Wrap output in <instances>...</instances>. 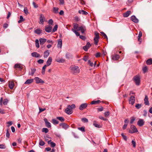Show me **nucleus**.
<instances>
[{"instance_id": "obj_1", "label": "nucleus", "mask_w": 152, "mask_h": 152, "mask_svg": "<svg viewBox=\"0 0 152 152\" xmlns=\"http://www.w3.org/2000/svg\"><path fill=\"white\" fill-rule=\"evenodd\" d=\"M75 105L74 104H72L71 105H68L67 108L65 109L64 112L68 115L71 114L73 112L72 109L75 108Z\"/></svg>"}, {"instance_id": "obj_2", "label": "nucleus", "mask_w": 152, "mask_h": 152, "mask_svg": "<svg viewBox=\"0 0 152 152\" xmlns=\"http://www.w3.org/2000/svg\"><path fill=\"white\" fill-rule=\"evenodd\" d=\"M71 72L73 74H76L79 73L80 70L78 66H72L70 67Z\"/></svg>"}, {"instance_id": "obj_3", "label": "nucleus", "mask_w": 152, "mask_h": 152, "mask_svg": "<svg viewBox=\"0 0 152 152\" xmlns=\"http://www.w3.org/2000/svg\"><path fill=\"white\" fill-rule=\"evenodd\" d=\"M94 34L95 36L94 38V44L96 45L98 44L99 40V33L96 31L94 32Z\"/></svg>"}, {"instance_id": "obj_4", "label": "nucleus", "mask_w": 152, "mask_h": 152, "mask_svg": "<svg viewBox=\"0 0 152 152\" xmlns=\"http://www.w3.org/2000/svg\"><path fill=\"white\" fill-rule=\"evenodd\" d=\"M133 80L134 82L136 85L138 86L140 85V78L139 76L136 75L134 76Z\"/></svg>"}, {"instance_id": "obj_5", "label": "nucleus", "mask_w": 152, "mask_h": 152, "mask_svg": "<svg viewBox=\"0 0 152 152\" xmlns=\"http://www.w3.org/2000/svg\"><path fill=\"white\" fill-rule=\"evenodd\" d=\"M137 132H138V130L136 127L134 125H131L129 130V132L130 133H133Z\"/></svg>"}, {"instance_id": "obj_6", "label": "nucleus", "mask_w": 152, "mask_h": 152, "mask_svg": "<svg viewBox=\"0 0 152 152\" xmlns=\"http://www.w3.org/2000/svg\"><path fill=\"white\" fill-rule=\"evenodd\" d=\"M36 81V83L37 84H42L44 83V82L42 79L38 77H36L34 79Z\"/></svg>"}, {"instance_id": "obj_7", "label": "nucleus", "mask_w": 152, "mask_h": 152, "mask_svg": "<svg viewBox=\"0 0 152 152\" xmlns=\"http://www.w3.org/2000/svg\"><path fill=\"white\" fill-rule=\"evenodd\" d=\"M3 98L1 97L0 100V104L1 105H2L3 104L4 105H6L8 102V100L7 99H4L3 102Z\"/></svg>"}, {"instance_id": "obj_8", "label": "nucleus", "mask_w": 152, "mask_h": 152, "mask_svg": "<svg viewBox=\"0 0 152 152\" xmlns=\"http://www.w3.org/2000/svg\"><path fill=\"white\" fill-rule=\"evenodd\" d=\"M23 65L20 64H16L14 66L15 69L18 68L20 70H21L23 68Z\"/></svg>"}, {"instance_id": "obj_9", "label": "nucleus", "mask_w": 152, "mask_h": 152, "mask_svg": "<svg viewBox=\"0 0 152 152\" xmlns=\"http://www.w3.org/2000/svg\"><path fill=\"white\" fill-rule=\"evenodd\" d=\"M39 23H41L42 24H43L45 20V17L44 15L42 14H41L39 18Z\"/></svg>"}, {"instance_id": "obj_10", "label": "nucleus", "mask_w": 152, "mask_h": 152, "mask_svg": "<svg viewBox=\"0 0 152 152\" xmlns=\"http://www.w3.org/2000/svg\"><path fill=\"white\" fill-rule=\"evenodd\" d=\"M135 101V96H132L130 97L129 100V104L132 105L134 103Z\"/></svg>"}, {"instance_id": "obj_11", "label": "nucleus", "mask_w": 152, "mask_h": 152, "mask_svg": "<svg viewBox=\"0 0 152 152\" xmlns=\"http://www.w3.org/2000/svg\"><path fill=\"white\" fill-rule=\"evenodd\" d=\"M130 20L135 23H137L139 22V20L136 18L135 16L133 15L130 18Z\"/></svg>"}, {"instance_id": "obj_12", "label": "nucleus", "mask_w": 152, "mask_h": 152, "mask_svg": "<svg viewBox=\"0 0 152 152\" xmlns=\"http://www.w3.org/2000/svg\"><path fill=\"white\" fill-rule=\"evenodd\" d=\"M91 45L89 42H88L86 45L84 46L83 47V50L86 51H87L88 50V49L91 46Z\"/></svg>"}, {"instance_id": "obj_13", "label": "nucleus", "mask_w": 152, "mask_h": 152, "mask_svg": "<svg viewBox=\"0 0 152 152\" xmlns=\"http://www.w3.org/2000/svg\"><path fill=\"white\" fill-rule=\"evenodd\" d=\"M144 124V121L143 119H139L137 123V124L140 126H142Z\"/></svg>"}, {"instance_id": "obj_14", "label": "nucleus", "mask_w": 152, "mask_h": 152, "mask_svg": "<svg viewBox=\"0 0 152 152\" xmlns=\"http://www.w3.org/2000/svg\"><path fill=\"white\" fill-rule=\"evenodd\" d=\"M87 106V104L85 103L82 104L80 105L79 109L80 110H82L85 109Z\"/></svg>"}, {"instance_id": "obj_15", "label": "nucleus", "mask_w": 152, "mask_h": 152, "mask_svg": "<svg viewBox=\"0 0 152 152\" xmlns=\"http://www.w3.org/2000/svg\"><path fill=\"white\" fill-rule=\"evenodd\" d=\"M59 126H61L63 128L65 129H66L69 127V126L66 124L64 123L60 124H59Z\"/></svg>"}, {"instance_id": "obj_16", "label": "nucleus", "mask_w": 152, "mask_h": 152, "mask_svg": "<svg viewBox=\"0 0 152 152\" xmlns=\"http://www.w3.org/2000/svg\"><path fill=\"white\" fill-rule=\"evenodd\" d=\"M52 29V27L50 26H45V31L48 32H50L51 31Z\"/></svg>"}, {"instance_id": "obj_17", "label": "nucleus", "mask_w": 152, "mask_h": 152, "mask_svg": "<svg viewBox=\"0 0 152 152\" xmlns=\"http://www.w3.org/2000/svg\"><path fill=\"white\" fill-rule=\"evenodd\" d=\"M112 59L114 61L117 60L120 58L119 55L118 54L112 55Z\"/></svg>"}, {"instance_id": "obj_18", "label": "nucleus", "mask_w": 152, "mask_h": 152, "mask_svg": "<svg viewBox=\"0 0 152 152\" xmlns=\"http://www.w3.org/2000/svg\"><path fill=\"white\" fill-rule=\"evenodd\" d=\"M44 120L45 122L46 126L48 128L51 127V125L50 123L49 122L47 118H44Z\"/></svg>"}, {"instance_id": "obj_19", "label": "nucleus", "mask_w": 152, "mask_h": 152, "mask_svg": "<svg viewBox=\"0 0 152 152\" xmlns=\"http://www.w3.org/2000/svg\"><path fill=\"white\" fill-rule=\"evenodd\" d=\"M62 46V40L61 39H59L58 41L57 46L58 48H61Z\"/></svg>"}, {"instance_id": "obj_20", "label": "nucleus", "mask_w": 152, "mask_h": 152, "mask_svg": "<svg viewBox=\"0 0 152 152\" xmlns=\"http://www.w3.org/2000/svg\"><path fill=\"white\" fill-rule=\"evenodd\" d=\"M31 55L32 57L35 58H39L40 56V55L36 52L32 53Z\"/></svg>"}, {"instance_id": "obj_21", "label": "nucleus", "mask_w": 152, "mask_h": 152, "mask_svg": "<svg viewBox=\"0 0 152 152\" xmlns=\"http://www.w3.org/2000/svg\"><path fill=\"white\" fill-rule=\"evenodd\" d=\"M144 103L145 105H149V103L148 100V98L147 95H145V98L144 99Z\"/></svg>"}, {"instance_id": "obj_22", "label": "nucleus", "mask_w": 152, "mask_h": 152, "mask_svg": "<svg viewBox=\"0 0 152 152\" xmlns=\"http://www.w3.org/2000/svg\"><path fill=\"white\" fill-rule=\"evenodd\" d=\"M52 61V57H49L46 62V63H47L46 65H47V66H48L51 64Z\"/></svg>"}, {"instance_id": "obj_23", "label": "nucleus", "mask_w": 152, "mask_h": 152, "mask_svg": "<svg viewBox=\"0 0 152 152\" xmlns=\"http://www.w3.org/2000/svg\"><path fill=\"white\" fill-rule=\"evenodd\" d=\"M31 72H29L28 75H29L33 76L36 71V69L35 68H31Z\"/></svg>"}, {"instance_id": "obj_24", "label": "nucleus", "mask_w": 152, "mask_h": 152, "mask_svg": "<svg viewBox=\"0 0 152 152\" xmlns=\"http://www.w3.org/2000/svg\"><path fill=\"white\" fill-rule=\"evenodd\" d=\"M34 79H31L27 80L24 83L25 84H29L34 81Z\"/></svg>"}, {"instance_id": "obj_25", "label": "nucleus", "mask_w": 152, "mask_h": 152, "mask_svg": "<svg viewBox=\"0 0 152 152\" xmlns=\"http://www.w3.org/2000/svg\"><path fill=\"white\" fill-rule=\"evenodd\" d=\"M14 86V83L12 81H10L9 82V86L10 88L11 89H12Z\"/></svg>"}, {"instance_id": "obj_26", "label": "nucleus", "mask_w": 152, "mask_h": 152, "mask_svg": "<svg viewBox=\"0 0 152 152\" xmlns=\"http://www.w3.org/2000/svg\"><path fill=\"white\" fill-rule=\"evenodd\" d=\"M39 40L40 44L41 45H43L47 41V39H45L40 38Z\"/></svg>"}, {"instance_id": "obj_27", "label": "nucleus", "mask_w": 152, "mask_h": 152, "mask_svg": "<svg viewBox=\"0 0 152 152\" xmlns=\"http://www.w3.org/2000/svg\"><path fill=\"white\" fill-rule=\"evenodd\" d=\"M131 13V11H128L123 14V16L124 17H127Z\"/></svg>"}, {"instance_id": "obj_28", "label": "nucleus", "mask_w": 152, "mask_h": 152, "mask_svg": "<svg viewBox=\"0 0 152 152\" xmlns=\"http://www.w3.org/2000/svg\"><path fill=\"white\" fill-rule=\"evenodd\" d=\"M34 32L35 33L39 35L42 33V30L39 28H37L34 30Z\"/></svg>"}, {"instance_id": "obj_29", "label": "nucleus", "mask_w": 152, "mask_h": 152, "mask_svg": "<svg viewBox=\"0 0 152 152\" xmlns=\"http://www.w3.org/2000/svg\"><path fill=\"white\" fill-rule=\"evenodd\" d=\"M44 57L45 58H47L50 54V52L48 50H47L44 52Z\"/></svg>"}, {"instance_id": "obj_30", "label": "nucleus", "mask_w": 152, "mask_h": 152, "mask_svg": "<svg viewBox=\"0 0 152 152\" xmlns=\"http://www.w3.org/2000/svg\"><path fill=\"white\" fill-rule=\"evenodd\" d=\"M101 102V101L99 100H98L96 101H93L91 102V104H99V103Z\"/></svg>"}, {"instance_id": "obj_31", "label": "nucleus", "mask_w": 152, "mask_h": 152, "mask_svg": "<svg viewBox=\"0 0 152 152\" xmlns=\"http://www.w3.org/2000/svg\"><path fill=\"white\" fill-rule=\"evenodd\" d=\"M93 125L96 127L98 128H100L101 127V126L99 124H98L96 121H94L93 122Z\"/></svg>"}, {"instance_id": "obj_32", "label": "nucleus", "mask_w": 152, "mask_h": 152, "mask_svg": "<svg viewBox=\"0 0 152 152\" xmlns=\"http://www.w3.org/2000/svg\"><path fill=\"white\" fill-rule=\"evenodd\" d=\"M45 144V142L43 141L42 139H39V146H42L44 145Z\"/></svg>"}, {"instance_id": "obj_33", "label": "nucleus", "mask_w": 152, "mask_h": 152, "mask_svg": "<svg viewBox=\"0 0 152 152\" xmlns=\"http://www.w3.org/2000/svg\"><path fill=\"white\" fill-rule=\"evenodd\" d=\"M79 13L80 14H81L83 15H87L88 14V12H86V11L82 10H79Z\"/></svg>"}, {"instance_id": "obj_34", "label": "nucleus", "mask_w": 152, "mask_h": 152, "mask_svg": "<svg viewBox=\"0 0 152 152\" xmlns=\"http://www.w3.org/2000/svg\"><path fill=\"white\" fill-rule=\"evenodd\" d=\"M147 64L150 65L152 64V59L150 58L148 59L146 61Z\"/></svg>"}, {"instance_id": "obj_35", "label": "nucleus", "mask_w": 152, "mask_h": 152, "mask_svg": "<svg viewBox=\"0 0 152 152\" xmlns=\"http://www.w3.org/2000/svg\"><path fill=\"white\" fill-rule=\"evenodd\" d=\"M56 119L61 122H63L65 120L64 118L62 117H56Z\"/></svg>"}, {"instance_id": "obj_36", "label": "nucleus", "mask_w": 152, "mask_h": 152, "mask_svg": "<svg viewBox=\"0 0 152 152\" xmlns=\"http://www.w3.org/2000/svg\"><path fill=\"white\" fill-rule=\"evenodd\" d=\"M56 61L59 63H63L65 61V60L64 59L62 58L60 59H57L56 60Z\"/></svg>"}, {"instance_id": "obj_37", "label": "nucleus", "mask_w": 152, "mask_h": 152, "mask_svg": "<svg viewBox=\"0 0 152 152\" xmlns=\"http://www.w3.org/2000/svg\"><path fill=\"white\" fill-rule=\"evenodd\" d=\"M35 45L37 48L39 47V41L38 39H36L35 40Z\"/></svg>"}, {"instance_id": "obj_38", "label": "nucleus", "mask_w": 152, "mask_h": 152, "mask_svg": "<svg viewBox=\"0 0 152 152\" xmlns=\"http://www.w3.org/2000/svg\"><path fill=\"white\" fill-rule=\"evenodd\" d=\"M52 123L56 125L58 124V121L56 120L53 119L52 120Z\"/></svg>"}, {"instance_id": "obj_39", "label": "nucleus", "mask_w": 152, "mask_h": 152, "mask_svg": "<svg viewBox=\"0 0 152 152\" xmlns=\"http://www.w3.org/2000/svg\"><path fill=\"white\" fill-rule=\"evenodd\" d=\"M82 28H81L80 31H81V32L82 34H83L84 32L86 30V28L85 26H83Z\"/></svg>"}, {"instance_id": "obj_40", "label": "nucleus", "mask_w": 152, "mask_h": 152, "mask_svg": "<svg viewBox=\"0 0 152 152\" xmlns=\"http://www.w3.org/2000/svg\"><path fill=\"white\" fill-rule=\"evenodd\" d=\"M6 137L9 138L10 137V134L9 132V129H7L6 130Z\"/></svg>"}, {"instance_id": "obj_41", "label": "nucleus", "mask_w": 152, "mask_h": 152, "mask_svg": "<svg viewBox=\"0 0 152 152\" xmlns=\"http://www.w3.org/2000/svg\"><path fill=\"white\" fill-rule=\"evenodd\" d=\"M72 31L77 36H79L80 37V35L79 32H77L76 30L74 29H72Z\"/></svg>"}, {"instance_id": "obj_42", "label": "nucleus", "mask_w": 152, "mask_h": 152, "mask_svg": "<svg viewBox=\"0 0 152 152\" xmlns=\"http://www.w3.org/2000/svg\"><path fill=\"white\" fill-rule=\"evenodd\" d=\"M141 107L142 104H137L135 106V107L137 108V109H140Z\"/></svg>"}, {"instance_id": "obj_43", "label": "nucleus", "mask_w": 152, "mask_h": 152, "mask_svg": "<svg viewBox=\"0 0 152 152\" xmlns=\"http://www.w3.org/2000/svg\"><path fill=\"white\" fill-rule=\"evenodd\" d=\"M49 131L48 129L47 128H43L42 129V132L45 133H48Z\"/></svg>"}, {"instance_id": "obj_44", "label": "nucleus", "mask_w": 152, "mask_h": 152, "mask_svg": "<svg viewBox=\"0 0 152 152\" xmlns=\"http://www.w3.org/2000/svg\"><path fill=\"white\" fill-rule=\"evenodd\" d=\"M57 28H58V25L57 24L56 25L53 29V30H52L53 32H54L55 31H56L57 30Z\"/></svg>"}, {"instance_id": "obj_45", "label": "nucleus", "mask_w": 152, "mask_h": 152, "mask_svg": "<svg viewBox=\"0 0 152 152\" xmlns=\"http://www.w3.org/2000/svg\"><path fill=\"white\" fill-rule=\"evenodd\" d=\"M110 112L109 111H107L104 113L105 117H107L110 115Z\"/></svg>"}, {"instance_id": "obj_46", "label": "nucleus", "mask_w": 152, "mask_h": 152, "mask_svg": "<svg viewBox=\"0 0 152 152\" xmlns=\"http://www.w3.org/2000/svg\"><path fill=\"white\" fill-rule=\"evenodd\" d=\"M81 120L82 122L84 123H87L88 122V119L86 118H84L81 119Z\"/></svg>"}, {"instance_id": "obj_47", "label": "nucleus", "mask_w": 152, "mask_h": 152, "mask_svg": "<svg viewBox=\"0 0 152 152\" xmlns=\"http://www.w3.org/2000/svg\"><path fill=\"white\" fill-rule=\"evenodd\" d=\"M53 11L54 12L56 13H57L58 12V8L57 7H54L53 8Z\"/></svg>"}, {"instance_id": "obj_48", "label": "nucleus", "mask_w": 152, "mask_h": 152, "mask_svg": "<svg viewBox=\"0 0 152 152\" xmlns=\"http://www.w3.org/2000/svg\"><path fill=\"white\" fill-rule=\"evenodd\" d=\"M23 20L24 19L23 17L22 16H20V19L18 22L19 23H20L23 21Z\"/></svg>"}, {"instance_id": "obj_49", "label": "nucleus", "mask_w": 152, "mask_h": 152, "mask_svg": "<svg viewBox=\"0 0 152 152\" xmlns=\"http://www.w3.org/2000/svg\"><path fill=\"white\" fill-rule=\"evenodd\" d=\"M50 146L52 148H54L56 146V144L53 142H50Z\"/></svg>"}, {"instance_id": "obj_50", "label": "nucleus", "mask_w": 152, "mask_h": 152, "mask_svg": "<svg viewBox=\"0 0 152 152\" xmlns=\"http://www.w3.org/2000/svg\"><path fill=\"white\" fill-rule=\"evenodd\" d=\"M148 70L147 67L146 66H145L143 67L142 68V70L144 73H145L147 72Z\"/></svg>"}, {"instance_id": "obj_51", "label": "nucleus", "mask_w": 152, "mask_h": 152, "mask_svg": "<svg viewBox=\"0 0 152 152\" xmlns=\"http://www.w3.org/2000/svg\"><path fill=\"white\" fill-rule=\"evenodd\" d=\"M101 34L104 37V38L107 39V37L106 35L103 32H100Z\"/></svg>"}, {"instance_id": "obj_52", "label": "nucleus", "mask_w": 152, "mask_h": 152, "mask_svg": "<svg viewBox=\"0 0 152 152\" xmlns=\"http://www.w3.org/2000/svg\"><path fill=\"white\" fill-rule=\"evenodd\" d=\"M135 118L134 117H132L131 118V120L130 121V124H132L133 123V122L134 121Z\"/></svg>"}, {"instance_id": "obj_53", "label": "nucleus", "mask_w": 152, "mask_h": 152, "mask_svg": "<svg viewBox=\"0 0 152 152\" xmlns=\"http://www.w3.org/2000/svg\"><path fill=\"white\" fill-rule=\"evenodd\" d=\"M121 135L124 140L125 141H126L127 140V137L126 135H125L123 133H122Z\"/></svg>"}, {"instance_id": "obj_54", "label": "nucleus", "mask_w": 152, "mask_h": 152, "mask_svg": "<svg viewBox=\"0 0 152 152\" xmlns=\"http://www.w3.org/2000/svg\"><path fill=\"white\" fill-rule=\"evenodd\" d=\"M78 129L80 131H81L82 132H85V129L84 127H82L80 128H78Z\"/></svg>"}, {"instance_id": "obj_55", "label": "nucleus", "mask_w": 152, "mask_h": 152, "mask_svg": "<svg viewBox=\"0 0 152 152\" xmlns=\"http://www.w3.org/2000/svg\"><path fill=\"white\" fill-rule=\"evenodd\" d=\"M32 4L34 8H37L38 7V5L37 4L34 2H33Z\"/></svg>"}, {"instance_id": "obj_56", "label": "nucleus", "mask_w": 152, "mask_h": 152, "mask_svg": "<svg viewBox=\"0 0 152 152\" xmlns=\"http://www.w3.org/2000/svg\"><path fill=\"white\" fill-rule=\"evenodd\" d=\"M44 61L41 59H39L37 61L38 63L39 64H42L44 63Z\"/></svg>"}, {"instance_id": "obj_57", "label": "nucleus", "mask_w": 152, "mask_h": 152, "mask_svg": "<svg viewBox=\"0 0 152 152\" xmlns=\"http://www.w3.org/2000/svg\"><path fill=\"white\" fill-rule=\"evenodd\" d=\"M48 23L49 24L52 25L53 24V21L52 19H50L48 22Z\"/></svg>"}, {"instance_id": "obj_58", "label": "nucleus", "mask_w": 152, "mask_h": 152, "mask_svg": "<svg viewBox=\"0 0 152 152\" xmlns=\"http://www.w3.org/2000/svg\"><path fill=\"white\" fill-rule=\"evenodd\" d=\"M72 134L74 136L75 138H78V137L77 136V134L75 132H72Z\"/></svg>"}, {"instance_id": "obj_59", "label": "nucleus", "mask_w": 152, "mask_h": 152, "mask_svg": "<svg viewBox=\"0 0 152 152\" xmlns=\"http://www.w3.org/2000/svg\"><path fill=\"white\" fill-rule=\"evenodd\" d=\"M73 27L75 29H76L77 30V28H78V25L77 24L75 23L74 24Z\"/></svg>"}, {"instance_id": "obj_60", "label": "nucleus", "mask_w": 152, "mask_h": 152, "mask_svg": "<svg viewBox=\"0 0 152 152\" xmlns=\"http://www.w3.org/2000/svg\"><path fill=\"white\" fill-rule=\"evenodd\" d=\"M79 37L80 38L83 40H85L86 39V37L83 35H80V36Z\"/></svg>"}, {"instance_id": "obj_61", "label": "nucleus", "mask_w": 152, "mask_h": 152, "mask_svg": "<svg viewBox=\"0 0 152 152\" xmlns=\"http://www.w3.org/2000/svg\"><path fill=\"white\" fill-rule=\"evenodd\" d=\"M132 143L133 145V147L134 148H135L136 145V143L133 140H132Z\"/></svg>"}, {"instance_id": "obj_62", "label": "nucleus", "mask_w": 152, "mask_h": 152, "mask_svg": "<svg viewBox=\"0 0 152 152\" xmlns=\"http://www.w3.org/2000/svg\"><path fill=\"white\" fill-rule=\"evenodd\" d=\"M99 118L100 119L104 121H107V119L106 118H104V117H103L102 116H99Z\"/></svg>"}, {"instance_id": "obj_63", "label": "nucleus", "mask_w": 152, "mask_h": 152, "mask_svg": "<svg viewBox=\"0 0 152 152\" xmlns=\"http://www.w3.org/2000/svg\"><path fill=\"white\" fill-rule=\"evenodd\" d=\"M103 108L102 107H101L99 108H97V110L98 111L101 112L103 110Z\"/></svg>"}, {"instance_id": "obj_64", "label": "nucleus", "mask_w": 152, "mask_h": 152, "mask_svg": "<svg viewBox=\"0 0 152 152\" xmlns=\"http://www.w3.org/2000/svg\"><path fill=\"white\" fill-rule=\"evenodd\" d=\"M6 148V146L4 145L0 144V148L4 149Z\"/></svg>"}]
</instances>
